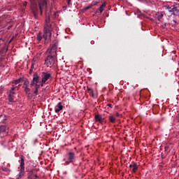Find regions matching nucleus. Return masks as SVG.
Returning <instances> with one entry per match:
<instances>
[{"mask_svg":"<svg viewBox=\"0 0 179 179\" xmlns=\"http://www.w3.org/2000/svg\"><path fill=\"white\" fill-rule=\"evenodd\" d=\"M39 83H41V84H39L41 87H43L44 84L45 83V82L42 81V80H41Z\"/></svg>","mask_w":179,"mask_h":179,"instance_id":"nucleus-24","label":"nucleus"},{"mask_svg":"<svg viewBox=\"0 0 179 179\" xmlns=\"http://www.w3.org/2000/svg\"><path fill=\"white\" fill-rule=\"evenodd\" d=\"M44 9L45 12L44 34L43 36H41V34L37 35L36 38L38 41H41L43 38H44V40H47L48 38H51V36H52V25L51 24V19L50 17L51 12L47 9V1L45 0H40L38 1V7L36 4L32 6V12L35 19H37L38 10H40L41 15H43V10Z\"/></svg>","mask_w":179,"mask_h":179,"instance_id":"nucleus-1","label":"nucleus"},{"mask_svg":"<svg viewBox=\"0 0 179 179\" xmlns=\"http://www.w3.org/2000/svg\"><path fill=\"white\" fill-rule=\"evenodd\" d=\"M132 169V172L133 173H136V171L138 170V164L136 163H134V166L131 168Z\"/></svg>","mask_w":179,"mask_h":179,"instance_id":"nucleus-13","label":"nucleus"},{"mask_svg":"<svg viewBox=\"0 0 179 179\" xmlns=\"http://www.w3.org/2000/svg\"><path fill=\"white\" fill-rule=\"evenodd\" d=\"M173 23H177V21L176 20H173Z\"/></svg>","mask_w":179,"mask_h":179,"instance_id":"nucleus-35","label":"nucleus"},{"mask_svg":"<svg viewBox=\"0 0 179 179\" xmlns=\"http://www.w3.org/2000/svg\"><path fill=\"white\" fill-rule=\"evenodd\" d=\"M108 106L110 108H113V104L109 103V104H108Z\"/></svg>","mask_w":179,"mask_h":179,"instance_id":"nucleus-32","label":"nucleus"},{"mask_svg":"<svg viewBox=\"0 0 179 179\" xmlns=\"http://www.w3.org/2000/svg\"><path fill=\"white\" fill-rule=\"evenodd\" d=\"M15 90H16V87H14L13 85V87L9 91L8 101H10V103H13L15 101L13 99V97L15 96Z\"/></svg>","mask_w":179,"mask_h":179,"instance_id":"nucleus-6","label":"nucleus"},{"mask_svg":"<svg viewBox=\"0 0 179 179\" xmlns=\"http://www.w3.org/2000/svg\"><path fill=\"white\" fill-rule=\"evenodd\" d=\"M2 171H8L9 169L3 167V168H2Z\"/></svg>","mask_w":179,"mask_h":179,"instance_id":"nucleus-26","label":"nucleus"},{"mask_svg":"<svg viewBox=\"0 0 179 179\" xmlns=\"http://www.w3.org/2000/svg\"><path fill=\"white\" fill-rule=\"evenodd\" d=\"M104 8H106V3H103L97 10L96 13H103V10H104Z\"/></svg>","mask_w":179,"mask_h":179,"instance_id":"nucleus-12","label":"nucleus"},{"mask_svg":"<svg viewBox=\"0 0 179 179\" xmlns=\"http://www.w3.org/2000/svg\"><path fill=\"white\" fill-rule=\"evenodd\" d=\"M134 167V164H131L130 165H129V169H132Z\"/></svg>","mask_w":179,"mask_h":179,"instance_id":"nucleus-31","label":"nucleus"},{"mask_svg":"<svg viewBox=\"0 0 179 179\" xmlns=\"http://www.w3.org/2000/svg\"><path fill=\"white\" fill-rule=\"evenodd\" d=\"M24 176V171H20L19 176L16 179H20Z\"/></svg>","mask_w":179,"mask_h":179,"instance_id":"nucleus-17","label":"nucleus"},{"mask_svg":"<svg viewBox=\"0 0 179 179\" xmlns=\"http://www.w3.org/2000/svg\"><path fill=\"white\" fill-rule=\"evenodd\" d=\"M72 0H67V5L68 6H69V5H71V2Z\"/></svg>","mask_w":179,"mask_h":179,"instance_id":"nucleus-27","label":"nucleus"},{"mask_svg":"<svg viewBox=\"0 0 179 179\" xmlns=\"http://www.w3.org/2000/svg\"><path fill=\"white\" fill-rule=\"evenodd\" d=\"M0 24H1V20H0Z\"/></svg>","mask_w":179,"mask_h":179,"instance_id":"nucleus-37","label":"nucleus"},{"mask_svg":"<svg viewBox=\"0 0 179 179\" xmlns=\"http://www.w3.org/2000/svg\"><path fill=\"white\" fill-rule=\"evenodd\" d=\"M24 86H25V87H29V81H24Z\"/></svg>","mask_w":179,"mask_h":179,"instance_id":"nucleus-23","label":"nucleus"},{"mask_svg":"<svg viewBox=\"0 0 179 179\" xmlns=\"http://www.w3.org/2000/svg\"><path fill=\"white\" fill-rule=\"evenodd\" d=\"M5 135H6V126L1 125L0 126V136H1V138H3V136H5Z\"/></svg>","mask_w":179,"mask_h":179,"instance_id":"nucleus-8","label":"nucleus"},{"mask_svg":"<svg viewBox=\"0 0 179 179\" xmlns=\"http://www.w3.org/2000/svg\"><path fill=\"white\" fill-rule=\"evenodd\" d=\"M22 80H23V78H19V79H17V80H14V81L13 82V83L14 85H19V83H20V82H22Z\"/></svg>","mask_w":179,"mask_h":179,"instance_id":"nucleus-16","label":"nucleus"},{"mask_svg":"<svg viewBox=\"0 0 179 179\" xmlns=\"http://www.w3.org/2000/svg\"><path fill=\"white\" fill-rule=\"evenodd\" d=\"M116 117H120V113H116Z\"/></svg>","mask_w":179,"mask_h":179,"instance_id":"nucleus-33","label":"nucleus"},{"mask_svg":"<svg viewBox=\"0 0 179 179\" xmlns=\"http://www.w3.org/2000/svg\"><path fill=\"white\" fill-rule=\"evenodd\" d=\"M93 7V5L88 6L84 8V10H89V9H91Z\"/></svg>","mask_w":179,"mask_h":179,"instance_id":"nucleus-21","label":"nucleus"},{"mask_svg":"<svg viewBox=\"0 0 179 179\" xmlns=\"http://www.w3.org/2000/svg\"><path fill=\"white\" fill-rule=\"evenodd\" d=\"M66 157V164H69V163H73V162L76 160V156L75 155V152L73 151H69L67 153Z\"/></svg>","mask_w":179,"mask_h":179,"instance_id":"nucleus-3","label":"nucleus"},{"mask_svg":"<svg viewBox=\"0 0 179 179\" xmlns=\"http://www.w3.org/2000/svg\"><path fill=\"white\" fill-rule=\"evenodd\" d=\"M88 93L92 96V97H94V93L93 92V89L90 87H87Z\"/></svg>","mask_w":179,"mask_h":179,"instance_id":"nucleus-15","label":"nucleus"},{"mask_svg":"<svg viewBox=\"0 0 179 179\" xmlns=\"http://www.w3.org/2000/svg\"><path fill=\"white\" fill-rule=\"evenodd\" d=\"M159 17H160V19H162V17H163V14H161Z\"/></svg>","mask_w":179,"mask_h":179,"instance_id":"nucleus-34","label":"nucleus"},{"mask_svg":"<svg viewBox=\"0 0 179 179\" xmlns=\"http://www.w3.org/2000/svg\"><path fill=\"white\" fill-rule=\"evenodd\" d=\"M26 94H30V89L27 87H23Z\"/></svg>","mask_w":179,"mask_h":179,"instance_id":"nucleus-19","label":"nucleus"},{"mask_svg":"<svg viewBox=\"0 0 179 179\" xmlns=\"http://www.w3.org/2000/svg\"><path fill=\"white\" fill-rule=\"evenodd\" d=\"M23 6H27V1H24V3H23Z\"/></svg>","mask_w":179,"mask_h":179,"instance_id":"nucleus-29","label":"nucleus"},{"mask_svg":"<svg viewBox=\"0 0 179 179\" xmlns=\"http://www.w3.org/2000/svg\"><path fill=\"white\" fill-rule=\"evenodd\" d=\"M34 94H35V96H37V94H38V89L35 88L34 91Z\"/></svg>","mask_w":179,"mask_h":179,"instance_id":"nucleus-22","label":"nucleus"},{"mask_svg":"<svg viewBox=\"0 0 179 179\" xmlns=\"http://www.w3.org/2000/svg\"><path fill=\"white\" fill-rule=\"evenodd\" d=\"M64 108L62 103L61 102L58 103L55 107V113H59Z\"/></svg>","mask_w":179,"mask_h":179,"instance_id":"nucleus-11","label":"nucleus"},{"mask_svg":"<svg viewBox=\"0 0 179 179\" xmlns=\"http://www.w3.org/2000/svg\"><path fill=\"white\" fill-rule=\"evenodd\" d=\"M41 80L43 82H47V80H48V79H50L51 78V74L46 73V72H43L42 75H41Z\"/></svg>","mask_w":179,"mask_h":179,"instance_id":"nucleus-7","label":"nucleus"},{"mask_svg":"<svg viewBox=\"0 0 179 179\" xmlns=\"http://www.w3.org/2000/svg\"><path fill=\"white\" fill-rule=\"evenodd\" d=\"M40 75H38V73H35L33 75V79L32 81L30 84L31 87H33V86H34V85H37L38 83H40Z\"/></svg>","mask_w":179,"mask_h":179,"instance_id":"nucleus-5","label":"nucleus"},{"mask_svg":"<svg viewBox=\"0 0 179 179\" xmlns=\"http://www.w3.org/2000/svg\"><path fill=\"white\" fill-rule=\"evenodd\" d=\"M178 13V8L174 6H173V10H172V13L176 16L177 13Z\"/></svg>","mask_w":179,"mask_h":179,"instance_id":"nucleus-14","label":"nucleus"},{"mask_svg":"<svg viewBox=\"0 0 179 179\" xmlns=\"http://www.w3.org/2000/svg\"><path fill=\"white\" fill-rule=\"evenodd\" d=\"M57 48H58V43H54L48 49L47 52H48L49 55L57 57Z\"/></svg>","mask_w":179,"mask_h":179,"instance_id":"nucleus-4","label":"nucleus"},{"mask_svg":"<svg viewBox=\"0 0 179 179\" xmlns=\"http://www.w3.org/2000/svg\"><path fill=\"white\" fill-rule=\"evenodd\" d=\"M20 171H24V159H23V156L20 157Z\"/></svg>","mask_w":179,"mask_h":179,"instance_id":"nucleus-9","label":"nucleus"},{"mask_svg":"<svg viewBox=\"0 0 179 179\" xmlns=\"http://www.w3.org/2000/svg\"><path fill=\"white\" fill-rule=\"evenodd\" d=\"M95 121L96 122H99L100 124H103V122H104V118L101 117V115H96Z\"/></svg>","mask_w":179,"mask_h":179,"instance_id":"nucleus-10","label":"nucleus"},{"mask_svg":"<svg viewBox=\"0 0 179 179\" xmlns=\"http://www.w3.org/2000/svg\"><path fill=\"white\" fill-rule=\"evenodd\" d=\"M166 9L169 12H170V13H173V6L171 7L170 6L166 7Z\"/></svg>","mask_w":179,"mask_h":179,"instance_id":"nucleus-20","label":"nucleus"},{"mask_svg":"<svg viewBox=\"0 0 179 179\" xmlns=\"http://www.w3.org/2000/svg\"><path fill=\"white\" fill-rule=\"evenodd\" d=\"M45 64L48 68L55 66V65H57V56L52 55H48L45 59Z\"/></svg>","mask_w":179,"mask_h":179,"instance_id":"nucleus-2","label":"nucleus"},{"mask_svg":"<svg viewBox=\"0 0 179 179\" xmlns=\"http://www.w3.org/2000/svg\"><path fill=\"white\" fill-rule=\"evenodd\" d=\"M31 69H34V63L31 64Z\"/></svg>","mask_w":179,"mask_h":179,"instance_id":"nucleus-28","label":"nucleus"},{"mask_svg":"<svg viewBox=\"0 0 179 179\" xmlns=\"http://www.w3.org/2000/svg\"><path fill=\"white\" fill-rule=\"evenodd\" d=\"M33 73V69H30L29 70V74L31 75Z\"/></svg>","mask_w":179,"mask_h":179,"instance_id":"nucleus-30","label":"nucleus"},{"mask_svg":"<svg viewBox=\"0 0 179 179\" xmlns=\"http://www.w3.org/2000/svg\"><path fill=\"white\" fill-rule=\"evenodd\" d=\"M109 121L112 122V124H114V122H115V117L113 115L109 116Z\"/></svg>","mask_w":179,"mask_h":179,"instance_id":"nucleus-18","label":"nucleus"},{"mask_svg":"<svg viewBox=\"0 0 179 179\" xmlns=\"http://www.w3.org/2000/svg\"><path fill=\"white\" fill-rule=\"evenodd\" d=\"M31 2H34V1H36V0H31Z\"/></svg>","mask_w":179,"mask_h":179,"instance_id":"nucleus-36","label":"nucleus"},{"mask_svg":"<svg viewBox=\"0 0 179 179\" xmlns=\"http://www.w3.org/2000/svg\"><path fill=\"white\" fill-rule=\"evenodd\" d=\"M35 88L38 89V90L40 89V84H34Z\"/></svg>","mask_w":179,"mask_h":179,"instance_id":"nucleus-25","label":"nucleus"}]
</instances>
